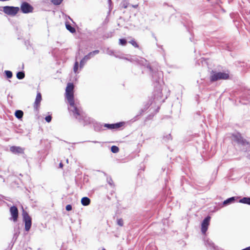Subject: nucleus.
Listing matches in <instances>:
<instances>
[{"instance_id": "obj_24", "label": "nucleus", "mask_w": 250, "mask_h": 250, "mask_svg": "<svg viewBox=\"0 0 250 250\" xmlns=\"http://www.w3.org/2000/svg\"><path fill=\"white\" fill-rule=\"evenodd\" d=\"M5 73L6 77L8 78H11L13 76L12 73L10 71L6 70L5 71Z\"/></svg>"}, {"instance_id": "obj_13", "label": "nucleus", "mask_w": 250, "mask_h": 250, "mask_svg": "<svg viewBox=\"0 0 250 250\" xmlns=\"http://www.w3.org/2000/svg\"><path fill=\"white\" fill-rule=\"evenodd\" d=\"M24 149L20 146H12L10 147V150L13 153L22 154Z\"/></svg>"}, {"instance_id": "obj_31", "label": "nucleus", "mask_w": 250, "mask_h": 250, "mask_svg": "<svg viewBox=\"0 0 250 250\" xmlns=\"http://www.w3.org/2000/svg\"><path fill=\"white\" fill-rule=\"evenodd\" d=\"M84 63V62H82V63H81V62H80V66H81V67H82V66H83V65Z\"/></svg>"}, {"instance_id": "obj_32", "label": "nucleus", "mask_w": 250, "mask_h": 250, "mask_svg": "<svg viewBox=\"0 0 250 250\" xmlns=\"http://www.w3.org/2000/svg\"><path fill=\"white\" fill-rule=\"evenodd\" d=\"M137 5H133L132 6L134 8H136L137 7Z\"/></svg>"}, {"instance_id": "obj_4", "label": "nucleus", "mask_w": 250, "mask_h": 250, "mask_svg": "<svg viewBox=\"0 0 250 250\" xmlns=\"http://www.w3.org/2000/svg\"><path fill=\"white\" fill-rule=\"evenodd\" d=\"M23 220L25 223V229L26 231H28L31 227L32 219L29 215L28 213L25 210L22 211Z\"/></svg>"}, {"instance_id": "obj_20", "label": "nucleus", "mask_w": 250, "mask_h": 250, "mask_svg": "<svg viewBox=\"0 0 250 250\" xmlns=\"http://www.w3.org/2000/svg\"><path fill=\"white\" fill-rule=\"evenodd\" d=\"M129 43L131 44L135 48H139V46L137 42L135 41L134 39H132L131 41L129 42Z\"/></svg>"}, {"instance_id": "obj_11", "label": "nucleus", "mask_w": 250, "mask_h": 250, "mask_svg": "<svg viewBox=\"0 0 250 250\" xmlns=\"http://www.w3.org/2000/svg\"><path fill=\"white\" fill-rule=\"evenodd\" d=\"M124 125V122H120L116 124H105L104 125V127H107L108 129H117L122 127Z\"/></svg>"}, {"instance_id": "obj_1", "label": "nucleus", "mask_w": 250, "mask_h": 250, "mask_svg": "<svg viewBox=\"0 0 250 250\" xmlns=\"http://www.w3.org/2000/svg\"><path fill=\"white\" fill-rule=\"evenodd\" d=\"M74 86L72 83H68L65 89V97L69 105H73L74 98Z\"/></svg>"}, {"instance_id": "obj_27", "label": "nucleus", "mask_w": 250, "mask_h": 250, "mask_svg": "<svg viewBox=\"0 0 250 250\" xmlns=\"http://www.w3.org/2000/svg\"><path fill=\"white\" fill-rule=\"evenodd\" d=\"M117 224L119 226L122 227L124 225V221L122 218L119 219L117 220Z\"/></svg>"}, {"instance_id": "obj_8", "label": "nucleus", "mask_w": 250, "mask_h": 250, "mask_svg": "<svg viewBox=\"0 0 250 250\" xmlns=\"http://www.w3.org/2000/svg\"><path fill=\"white\" fill-rule=\"evenodd\" d=\"M10 212L12 216V219L14 222H17L19 216L18 208L16 206H12L10 208Z\"/></svg>"}, {"instance_id": "obj_9", "label": "nucleus", "mask_w": 250, "mask_h": 250, "mask_svg": "<svg viewBox=\"0 0 250 250\" xmlns=\"http://www.w3.org/2000/svg\"><path fill=\"white\" fill-rule=\"evenodd\" d=\"M70 111L73 112L74 116L76 119L81 116V112L80 110L76 107L75 101H74V104L73 105H70Z\"/></svg>"}, {"instance_id": "obj_5", "label": "nucleus", "mask_w": 250, "mask_h": 250, "mask_svg": "<svg viewBox=\"0 0 250 250\" xmlns=\"http://www.w3.org/2000/svg\"><path fill=\"white\" fill-rule=\"evenodd\" d=\"M24 14L31 13L33 12L34 7L26 1L21 2L20 10Z\"/></svg>"}, {"instance_id": "obj_6", "label": "nucleus", "mask_w": 250, "mask_h": 250, "mask_svg": "<svg viewBox=\"0 0 250 250\" xmlns=\"http://www.w3.org/2000/svg\"><path fill=\"white\" fill-rule=\"evenodd\" d=\"M234 141L237 142L238 144L242 146L250 145V143L246 140L243 138L241 135L239 133L232 135Z\"/></svg>"}, {"instance_id": "obj_22", "label": "nucleus", "mask_w": 250, "mask_h": 250, "mask_svg": "<svg viewBox=\"0 0 250 250\" xmlns=\"http://www.w3.org/2000/svg\"><path fill=\"white\" fill-rule=\"evenodd\" d=\"M63 0H52L51 2L54 5H60Z\"/></svg>"}, {"instance_id": "obj_23", "label": "nucleus", "mask_w": 250, "mask_h": 250, "mask_svg": "<svg viewBox=\"0 0 250 250\" xmlns=\"http://www.w3.org/2000/svg\"><path fill=\"white\" fill-rule=\"evenodd\" d=\"M119 43L122 45H125L126 44V41L125 39H121L119 40Z\"/></svg>"}, {"instance_id": "obj_18", "label": "nucleus", "mask_w": 250, "mask_h": 250, "mask_svg": "<svg viewBox=\"0 0 250 250\" xmlns=\"http://www.w3.org/2000/svg\"><path fill=\"white\" fill-rule=\"evenodd\" d=\"M234 201H235V197H232L229 198L225 200L224 201V202H223V204L224 205H228L229 204L232 203Z\"/></svg>"}, {"instance_id": "obj_30", "label": "nucleus", "mask_w": 250, "mask_h": 250, "mask_svg": "<svg viewBox=\"0 0 250 250\" xmlns=\"http://www.w3.org/2000/svg\"><path fill=\"white\" fill-rule=\"evenodd\" d=\"M63 166V165L62 163H60V164H59V167L60 168H62Z\"/></svg>"}, {"instance_id": "obj_17", "label": "nucleus", "mask_w": 250, "mask_h": 250, "mask_svg": "<svg viewBox=\"0 0 250 250\" xmlns=\"http://www.w3.org/2000/svg\"><path fill=\"white\" fill-rule=\"evenodd\" d=\"M66 28L72 33L76 32V29L69 24H66Z\"/></svg>"}, {"instance_id": "obj_12", "label": "nucleus", "mask_w": 250, "mask_h": 250, "mask_svg": "<svg viewBox=\"0 0 250 250\" xmlns=\"http://www.w3.org/2000/svg\"><path fill=\"white\" fill-rule=\"evenodd\" d=\"M99 51L98 50H94L92 52H90L87 55H85L83 59L81 60L82 62H85L88 60L90 59L92 57L94 56L95 55L98 54Z\"/></svg>"}, {"instance_id": "obj_21", "label": "nucleus", "mask_w": 250, "mask_h": 250, "mask_svg": "<svg viewBox=\"0 0 250 250\" xmlns=\"http://www.w3.org/2000/svg\"><path fill=\"white\" fill-rule=\"evenodd\" d=\"M111 151L114 153H117L119 151V148L118 146H113L111 147Z\"/></svg>"}, {"instance_id": "obj_7", "label": "nucleus", "mask_w": 250, "mask_h": 250, "mask_svg": "<svg viewBox=\"0 0 250 250\" xmlns=\"http://www.w3.org/2000/svg\"><path fill=\"white\" fill-rule=\"evenodd\" d=\"M211 217L207 216L204 219L201 224V231L203 234H205L208 230Z\"/></svg>"}, {"instance_id": "obj_2", "label": "nucleus", "mask_w": 250, "mask_h": 250, "mask_svg": "<svg viewBox=\"0 0 250 250\" xmlns=\"http://www.w3.org/2000/svg\"><path fill=\"white\" fill-rule=\"evenodd\" d=\"M229 78V75L228 73L212 71L210 76V81L211 82H214L221 80H228Z\"/></svg>"}, {"instance_id": "obj_28", "label": "nucleus", "mask_w": 250, "mask_h": 250, "mask_svg": "<svg viewBox=\"0 0 250 250\" xmlns=\"http://www.w3.org/2000/svg\"><path fill=\"white\" fill-rule=\"evenodd\" d=\"M45 119L47 122L49 123L51 121L52 117L50 115H48L45 117Z\"/></svg>"}, {"instance_id": "obj_3", "label": "nucleus", "mask_w": 250, "mask_h": 250, "mask_svg": "<svg viewBox=\"0 0 250 250\" xmlns=\"http://www.w3.org/2000/svg\"><path fill=\"white\" fill-rule=\"evenodd\" d=\"M19 11L20 8L19 7L5 6L3 7V12L5 14L12 17L15 16Z\"/></svg>"}, {"instance_id": "obj_19", "label": "nucleus", "mask_w": 250, "mask_h": 250, "mask_svg": "<svg viewBox=\"0 0 250 250\" xmlns=\"http://www.w3.org/2000/svg\"><path fill=\"white\" fill-rule=\"evenodd\" d=\"M25 77V74L23 72H19L17 73V77L18 79L21 80Z\"/></svg>"}, {"instance_id": "obj_26", "label": "nucleus", "mask_w": 250, "mask_h": 250, "mask_svg": "<svg viewBox=\"0 0 250 250\" xmlns=\"http://www.w3.org/2000/svg\"><path fill=\"white\" fill-rule=\"evenodd\" d=\"M78 66H79V63L78 62H75L74 68H73L74 71L75 72V73H76L77 72V70L78 69Z\"/></svg>"}, {"instance_id": "obj_29", "label": "nucleus", "mask_w": 250, "mask_h": 250, "mask_svg": "<svg viewBox=\"0 0 250 250\" xmlns=\"http://www.w3.org/2000/svg\"><path fill=\"white\" fill-rule=\"evenodd\" d=\"M66 210H67V211H70L72 210V206L71 205H67L66 206Z\"/></svg>"}, {"instance_id": "obj_25", "label": "nucleus", "mask_w": 250, "mask_h": 250, "mask_svg": "<svg viewBox=\"0 0 250 250\" xmlns=\"http://www.w3.org/2000/svg\"><path fill=\"white\" fill-rule=\"evenodd\" d=\"M121 7L124 8H126L128 6V3L125 0L123 1L120 4Z\"/></svg>"}, {"instance_id": "obj_14", "label": "nucleus", "mask_w": 250, "mask_h": 250, "mask_svg": "<svg viewBox=\"0 0 250 250\" xmlns=\"http://www.w3.org/2000/svg\"><path fill=\"white\" fill-rule=\"evenodd\" d=\"M81 203L84 206H88L90 203V200L88 197H83L81 199Z\"/></svg>"}, {"instance_id": "obj_15", "label": "nucleus", "mask_w": 250, "mask_h": 250, "mask_svg": "<svg viewBox=\"0 0 250 250\" xmlns=\"http://www.w3.org/2000/svg\"><path fill=\"white\" fill-rule=\"evenodd\" d=\"M239 202L250 205V197H243L239 200Z\"/></svg>"}, {"instance_id": "obj_16", "label": "nucleus", "mask_w": 250, "mask_h": 250, "mask_svg": "<svg viewBox=\"0 0 250 250\" xmlns=\"http://www.w3.org/2000/svg\"><path fill=\"white\" fill-rule=\"evenodd\" d=\"M15 116L18 119H21L23 115V112L21 110H17L15 113Z\"/></svg>"}, {"instance_id": "obj_10", "label": "nucleus", "mask_w": 250, "mask_h": 250, "mask_svg": "<svg viewBox=\"0 0 250 250\" xmlns=\"http://www.w3.org/2000/svg\"><path fill=\"white\" fill-rule=\"evenodd\" d=\"M42 100L41 93L38 92L37 94L35 101L34 103V108L36 111H38L40 106L41 101Z\"/></svg>"}]
</instances>
